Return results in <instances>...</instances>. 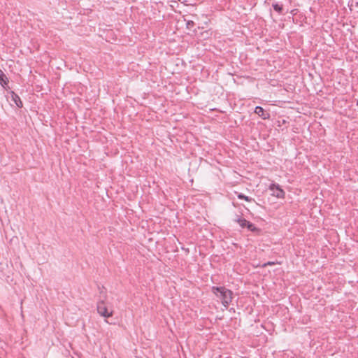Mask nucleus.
Here are the masks:
<instances>
[{
    "label": "nucleus",
    "mask_w": 358,
    "mask_h": 358,
    "mask_svg": "<svg viewBox=\"0 0 358 358\" xmlns=\"http://www.w3.org/2000/svg\"><path fill=\"white\" fill-rule=\"evenodd\" d=\"M194 25V22L192 20H189L187 22V27L188 29H191Z\"/></svg>",
    "instance_id": "11"
},
{
    "label": "nucleus",
    "mask_w": 358,
    "mask_h": 358,
    "mask_svg": "<svg viewBox=\"0 0 358 358\" xmlns=\"http://www.w3.org/2000/svg\"><path fill=\"white\" fill-rule=\"evenodd\" d=\"M236 222H238L242 228L247 227L250 222L249 221L241 217H238V218L236 220Z\"/></svg>",
    "instance_id": "7"
},
{
    "label": "nucleus",
    "mask_w": 358,
    "mask_h": 358,
    "mask_svg": "<svg viewBox=\"0 0 358 358\" xmlns=\"http://www.w3.org/2000/svg\"><path fill=\"white\" fill-rule=\"evenodd\" d=\"M10 94H11V99L15 103V105L18 108H22L23 104H22V101H21L20 96L13 91L10 92Z\"/></svg>",
    "instance_id": "5"
},
{
    "label": "nucleus",
    "mask_w": 358,
    "mask_h": 358,
    "mask_svg": "<svg viewBox=\"0 0 358 358\" xmlns=\"http://www.w3.org/2000/svg\"><path fill=\"white\" fill-rule=\"evenodd\" d=\"M248 229L250 230V231L256 234H259L260 232H261V229L256 227L255 226L254 224L251 223L250 222H249L248 227H247Z\"/></svg>",
    "instance_id": "8"
},
{
    "label": "nucleus",
    "mask_w": 358,
    "mask_h": 358,
    "mask_svg": "<svg viewBox=\"0 0 358 358\" xmlns=\"http://www.w3.org/2000/svg\"><path fill=\"white\" fill-rule=\"evenodd\" d=\"M273 264H274V263H273V262H267L266 264H264V266H266V265H273Z\"/></svg>",
    "instance_id": "12"
},
{
    "label": "nucleus",
    "mask_w": 358,
    "mask_h": 358,
    "mask_svg": "<svg viewBox=\"0 0 358 358\" xmlns=\"http://www.w3.org/2000/svg\"><path fill=\"white\" fill-rule=\"evenodd\" d=\"M238 198L239 199H243L246 201H254V199L250 196H245V194H242V193H239L238 195H237Z\"/></svg>",
    "instance_id": "10"
},
{
    "label": "nucleus",
    "mask_w": 358,
    "mask_h": 358,
    "mask_svg": "<svg viewBox=\"0 0 358 358\" xmlns=\"http://www.w3.org/2000/svg\"><path fill=\"white\" fill-rule=\"evenodd\" d=\"M273 9L278 12L279 14L282 13V6L278 3H273L272 5Z\"/></svg>",
    "instance_id": "9"
},
{
    "label": "nucleus",
    "mask_w": 358,
    "mask_h": 358,
    "mask_svg": "<svg viewBox=\"0 0 358 358\" xmlns=\"http://www.w3.org/2000/svg\"><path fill=\"white\" fill-rule=\"evenodd\" d=\"M212 292L221 300L222 305L228 308L233 299V292L225 287H212Z\"/></svg>",
    "instance_id": "1"
},
{
    "label": "nucleus",
    "mask_w": 358,
    "mask_h": 358,
    "mask_svg": "<svg viewBox=\"0 0 358 358\" xmlns=\"http://www.w3.org/2000/svg\"><path fill=\"white\" fill-rule=\"evenodd\" d=\"M8 83V79L3 72L0 69V84L3 88H6Z\"/></svg>",
    "instance_id": "6"
},
{
    "label": "nucleus",
    "mask_w": 358,
    "mask_h": 358,
    "mask_svg": "<svg viewBox=\"0 0 358 358\" xmlns=\"http://www.w3.org/2000/svg\"><path fill=\"white\" fill-rule=\"evenodd\" d=\"M97 311L100 315L106 318H108L113 315V311L108 310L107 307L105 306V303L103 300H101L97 303Z\"/></svg>",
    "instance_id": "3"
},
{
    "label": "nucleus",
    "mask_w": 358,
    "mask_h": 358,
    "mask_svg": "<svg viewBox=\"0 0 358 358\" xmlns=\"http://www.w3.org/2000/svg\"><path fill=\"white\" fill-rule=\"evenodd\" d=\"M255 113L261 117L263 120H268L270 118V113L266 112L264 109L261 106H256L255 108Z\"/></svg>",
    "instance_id": "4"
},
{
    "label": "nucleus",
    "mask_w": 358,
    "mask_h": 358,
    "mask_svg": "<svg viewBox=\"0 0 358 358\" xmlns=\"http://www.w3.org/2000/svg\"><path fill=\"white\" fill-rule=\"evenodd\" d=\"M269 190L271 192V194L273 196L280 199L285 197V192L278 184H271L269 186Z\"/></svg>",
    "instance_id": "2"
},
{
    "label": "nucleus",
    "mask_w": 358,
    "mask_h": 358,
    "mask_svg": "<svg viewBox=\"0 0 358 358\" xmlns=\"http://www.w3.org/2000/svg\"><path fill=\"white\" fill-rule=\"evenodd\" d=\"M357 4H358V2H357Z\"/></svg>",
    "instance_id": "13"
}]
</instances>
